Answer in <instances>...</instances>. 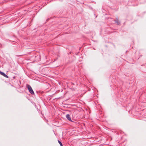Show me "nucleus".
<instances>
[{"label": "nucleus", "instance_id": "1", "mask_svg": "<svg viewBox=\"0 0 146 146\" xmlns=\"http://www.w3.org/2000/svg\"><path fill=\"white\" fill-rule=\"evenodd\" d=\"M27 87L30 93L32 94H33L34 93L31 86L29 85H27Z\"/></svg>", "mask_w": 146, "mask_h": 146}, {"label": "nucleus", "instance_id": "4", "mask_svg": "<svg viewBox=\"0 0 146 146\" xmlns=\"http://www.w3.org/2000/svg\"><path fill=\"white\" fill-rule=\"evenodd\" d=\"M115 21V22L117 24H119L120 22L118 20H116Z\"/></svg>", "mask_w": 146, "mask_h": 146}, {"label": "nucleus", "instance_id": "3", "mask_svg": "<svg viewBox=\"0 0 146 146\" xmlns=\"http://www.w3.org/2000/svg\"><path fill=\"white\" fill-rule=\"evenodd\" d=\"M66 118L67 119L69 120V121H72L71 119L70 116L69 114H67L66 115Z\"/></svg>", "mask_w": 146, "mask_h": 146}, {"label": "nucleus", "instance_id": "5", "mask_svg": "<svg viewBox=\"0 0 146 146\" xmlns=\"http://www.w3.org/2000/svg\"><path fill=\"white\" fill-rule=\"evenodd\" d=\"M58 142L60 144V146H62V143H61V142L60 141L58 140Z\"/></svg>", "mask_w": 146, "mask_h": 146}, {"label": "nucleus", "instance_id": "2", "mask_svg": "<svg viewBox=\"0 0 146 146\" xmlns=\"http://www.w3.org/2000/svg\"><path fill=\"white\" fill-rule=\"evenodd\" d=\"M0 74H1V75H3V76L7 78H8V76L7 75L5 74L3 72H2L1 71H0Z\"/></svg>", "mask_w": 146, "mask_h": 146}]
</instances>
